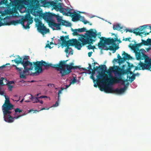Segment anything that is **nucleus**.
Listing matches in <instances>:
<instances>
[{
  "label": "nucleus",
  "mask_w": 151,
  "mask_h": 151,
  "mask_svg": "<svg viewBox=\"0 0 151 151\" xmlns=\"http://www.w3.org/2000/svg\"><path fill=\"white\" fill-rule=\"evenodd\" d=\"M87 37V36L85 35H84L82 34L80 35V37H79L78 40L82 42L81 43L76 39H72L68 40L69 39L68 35L61 36L60 39L58 40L59 42L58 44H60V42L62 41L61 46L66 47L65 52L66 53H68L69 50V53L72 55L73 50L71 48L69 47V46H75V47L78 50H80L82 46L87 44L91 43L90 41Z\"/></svg>",
  "instance_id": "obj_1"
},
{
  "label": "nucleus",
  "mask_w": 151,
  "mask_h": 151,
  "mask_svg": "<svg viewBox=\"0 0 151 151\" xmlns=\"http://www.w3.org/2000/svg\"><path fill=\"white\" fill-rule=\"evenodd\" d=\"M107 73L108 74L109 78L108 79H104L105 80L103 83L106 82L107 84L118 83L122 81V85H124V83L128 81L127 79L123 80L122 76L126 73L124 70L118 66H114L109 68V70L106 71Z\"/></svg>",
  "instance_id": "obj_2"
},
{
  "label": "nucleus",
  "mask_w": 151,
  "mask_h": 151,
  "mask_svg": "<svg viewBox=\"0 0 151 151\" xmlns=\"http://www.w3.org/2000/svg\"><path fill=\"white\" fill-rule=\"evenodd\" d=\"M17 56L19 59V60H17V58H16L14 60H12V61L14 62L17 65L20 63L23 65L24 69L23 70L24 73H26L27 75H29V70H32L34 67V63H33V64L32 62L28 60H22V58L20 57L19 55Z\"/></svg>",
  "instance_id": "obj_3"
},
{
  "label": "nucleus",
  "mask_w": 151,
  "mask_h": 151,
  "mask_svg": "<svg viewBox=\"0 0 151 151\" xmlns=\"http://www.w3.org/2000/svg\"><path fill=\"white\" fill-rule=\"evenodd\" d=\"M142 45V43L136 44L135 45H133L131 43L129 45V47L133 50L135 53L137 60H145V58L144 55H146L144 53L145 50L144 49H141L139 50V47H140Z\"/></svg>",
  "instance_id": "obj_4"
},
{
  "label": "nucleus",
  "mask_w": 151,
  "mask_h": 151,
  "mask_svg": "<svg viewBox=\"0 0 151 151\" xmlns=\"http://www.w3.org/2000/svg\"><path fill=\"white\" fill-rule=\"evenodd\" d=\"M34 65L35 67V70L36 71L32 73L33 76L37 75L41 73L42 71V66L45 67V68L49 67L54 68L55 64L53 65L52 64H48L46 62L42 60L40 61L33 62Z\"/></svg>",
  "instance_id": "obj_5"
},
{
  "label": "nucleus",
  "mask_w": 151,
  "mask_h": 151,
  "mask_svg": "<svg viewBox=\"0 0 151 151\" xmlns=\"http://www.w3.org/2000/svg\"><path fill=\"white\" fill-rule=\"evenodd\" d=\"M118 41V38L116 36L114 39L111 37L106 38L105 37H101L99 42L98 44L99 48L100 49H102V48L106 47V45H111L114 44L116 41Z\"/></svg>",
  "instance_id": "obj_6"
},
{
  "label": "nucleus",
  "mask_w": 151,
  "mask_h": 151,
  "mask_svg": "<svg viewBox=\"0 0 151 151\" xmlns=\"http://www.w3.org/2000/svg\"><path fill=\"white\" fill-rule=\"evenodd\" d=\"M6 100L5 102L2 106V109L4 115H6L7 114L12 113V110L13 109L14 105L10 103L9 98L5 96Z\"/></svg>",
  "instance_id": "obj_7"
},
{
  "label": "nucleus",
  "mask_w": 151,
  "mask_h": 151,
  "mask_svg": "<svg viewBox=\"0 0 151 151\" xmlns=\"http://www.w3.org/2000/svg\"><path fill=\"white\" fill-rule=\"evenodd\" d=\"M145 60L144 63L140 61L138 64L139 70H147L151 71V58L147 55H144Z\"/></svg>",
  "instance_id": "obj_8"
},
{
  "label": "nucleus",
  "mask_w": 151,
  "mask_h": 151,
  "mask_svg": "<svg viewBox=\"0 0 151 151\" xmlns=\"http://www.w3.org/2000/svg\"><path fill=\"white\" fill-rule=\"evenodd\" d=\"M85 35H86L87 36V37L91 43H92L93 42H94L96 40V38L97 36H98V37L99 38H101V33L99 32L97 33L96 31L95 30L94 31H93V29H90L88 31H86V33L85 34Z\"/></svg>",
  "instance_id": "obj_9"
},
{
  "label": "nucleus",
  "mask_w": 151,
  "mask_h": 151,
  "mask_svg": "<svg viewBox=\"0 0 151 151\" xmlns=\"http://www.w3.org/2000/svg\"><path fill=\"white\" fill-rule=\"evenodd\" d=\"M100 68V70H101V72L100 73L99 72V74L96 76L97 78V83L98 84L99 83H103L105 80L103 78L104 77H107V75L105 73V70H106V67L105 65H101Z\"/></svg>",
  "instance_id": "obj_10"
},
{
  "label": "nucleus",
  "mask_w": 151,
  "mask_h": 151,
  "mask_svg": "<svg viewBox=\"0 0 151 151\" xmlns=\"http://www.w3.org/2000/svg\"><path fill=\"white\" fill-rule=\"evenodd\" d=\"M68 61L63 60V61H60L59 63L58 64H55V68L58 71H60V73L61 74V76L63 77L64 75H63V69H66V65L68 64H66V62Z\"/></svg>",
  "instance_id": "obj_11"
},
{
  "label": "nucleus",
  "mask_w": 151,
  "mask_h": 151,
  "mask_svg": "<svg viewBox=\"0 0 151 151\" xmlns=\"http://www.w3.org/2000/svg\"><path fill=\"white\" fill-rule=\"evenodd\" d=\"M55 14L50 12L42 13L40 15V16L42 17L45 21H46L49 24L51 22H52V19L53 18V16H55Z\"/></svg>",
  "instance_id": "obj_12"
},
{
  "label": "nucleus",
  "mask_w": 151,
  "mask_h": 151,
  "mask_svg": "<svg viewBox=\"0 0 151 151\" xmlns=\"http://www.w3.org/2000/svg\"><path fill=\"white\" fill-rule=\"evenodd\" d=\"M122 55L123 56L122 58H121L119 54L117 55V59L119 60L118 63L119 65L124 63V61L127 60H129L132 59V57L129 55L125 53L124 52H123V53L122 54Z\"/></svg>",
  "instance_id": "obj_13"
},
{
  "label": "nucleus",
  "mask_w": 151,
  "mask_h": 151,
  "mask_svg": "<svg viewBox=\"0 0 151 151\" xmlns=\"http://www.w3.org/2000/svg\"><path fill=\"white\" fill-rule=\"evenodd\" d=\"M74 63H70L69 65H66V69H63V75L64 76L67 75L71 72V70L72 69H76L78 68L77 66H73V65Z\"/></svg>",
  "instance_id": "obj_14"
},
{
  "label": "nucleus",
  "mask_w": 151,
  "mask_h": 151,
  "mask_svg": "<svg viewBox=\"0 0 151 151\" xmlns=\"http://www.w3.org/2000/svg\"><path fill=\"white\" fill-rule=\"evenodd\" d=\"M71 10V9H69V10L68 12L66 14V15L71 16L72 18L73 21L78 20L79 18L81 16L79 14L75 12L73 13L71 12L70 11Z\"/></svg>",
  "instance_id": "obj_15"
},
{
  "label": "nucleus",
  "mask_w": 151,
  "mask_h": 151,
  "mask_svg": "<svg viewBox=\"0 0 151 151\" xmlns=\"http://www.w3.org/2000/svg\"><path fill=\"white\" fill-rule=\"evenodd\" d=\"M11 114H7L6 115H4V120L5 122L9 123H12L14 122V119H17L22 116L18 115L13 117L11 116Z\"/></svg>",
  "instance_id": "obj_16"
},
{
  "label": "nucleus",
  "mask_w": 151,
  "mask_h": 151,
  "mask_svg": "<svg viewBox=\"0 0 151 151\" xmlns=\"http://www.w3.org/2000/svg\"><path fill=\"white\" fill-rule=\"evenodd\" d=\"M10 23L11 24L15 25L18 24H21L23 27L26 29H28L29 28V24L27 23L26 25L25 26L24 25V21L22 19H19V20H12L10 21Z\"/></svg>",
  "instance_id": "obj_17"
},
{
  "label": "nucleus",
  "mask_w": 151,
  "mask_h": 151,
  "mask_svg": "<svg viewBox=\"0 0 151 151\" xmlns=\"http://www.w3.org/2000/svg\"><path fill=\"white\" fill-rule=\"evenodd\" d=\"M37 29L39 32L42 35H44L49 32V30L48 29H47L41 22H39Z\"/></svg>",
  "instance_id": "obj_18"
},
{
  "label": "nucleus",
  "mask_w": 151,
  "mask_h": 151,
  "mask_svg": "<svg viewBox=\"0 0 151 151\" xmlns=\"http://www.w3.org/2000/svg\"><path fill=\"white\" fill-rule=\"evenodd\" d=\"M25 97L28 99L25 101V102H30V100H31L33 103L39 102L40 100H39L40 98H39L38 97L34 98L32 95L30 94L26 95Z\"/></svg>",
  "instance_id": "obj_19"
},
{
  "label": "nucleus",
  "mask_w": 151,
  "mask_h": 151,
  "mask_svg": "<svg viewBox=\"0 0 151 151\" xmlns=\"http://www.w3.org/2000/svg\"><path fill=\"white\" fill-rule=\"evenodd\" d=\"M12 66L14 67L16 70L18 72L19 74V77L20 78H23L26 79V76H27V74L26 73L23 72V71L22 72V70L23 69L22 68L17 67L15 65H13Z\"/></svg>",
  "instance_id": "obj_20"
},
{
  "label": "nucleus",
  "mask_w": 151,
  "mask_h": 151,
  "mask_svg": "<svg viewBox=\"0 0 151 151\" xmlns=\"http://www.w3.org/2000/svg\"><path fill=\"white\" fill-rule=\"evenodd\" d=\"M103 88L99 86L100 89L101 91H104L105 92L107 93H113L114 92V90L111 87L106 86L104 87V86H102Z\"/></svg>",
  "instance_id": "obj_21"
},
{
  "label": "nucleus",
  "mask_w": 151,
  "mask_h": 151,
  "mask_svg": "<svg viewBox=\"0 0 151 151\" xmlns=\"http://www.w3.org/2000/svg\"><path fill=\"white\" fill-rule=\"evenodd\" d=\"M127 88V86L126 85H125L124 88H121L120 89L116 88L114 90V93L119 94H121L125 91Z\"/></svg>",
  "instance_id": "obj_22"
},
{
  "label": "nucleus",
  "mask_w": 151,
  "mask_h": 151,
  "mask_svg": "<svg viewBox=\"0 0 151 151\" xmlns=\"http://www.w3.org/2000/svg\"><path fill=\"white\" fill-rule=\"evenodd\" d=\"M50 26L51 27H55L57 30H60L61 27L60 26L61 25L60 23H56L54 22L53 21L51 22L49 24Z\"/></svg>",
  "instance_id": "obj_23"
},
{
  "label": "nucleus",
  "mask_w": 151,
  "mask_h": 151,
  "mask_svg": "<svg viewBox=\"0 0 151 151\" xmlns=\"http://www.w3.org/2000/svg\"><path fill=\"white\" fill-rule=\"evenodd\" d=\"M119 48V47L118 46H116L114 47L112 46H109V47H108L107 46H106V47H104V50H112V52L114 53L115 52L116 50H117Z\"/></svg>",
  "instance_id": "obj_24"
},
{
  "label": "nucleus",
  "mask_w": 151,
  "mask_h": 151,
  "mask_svg": "<svg viewBox=\"0 0 151 151\" xmlns=\"http://www.w3.org/2000/svg\"><path fill=\"white\" fill-rule=\"evenodd\" d=\"M140 30V29H139V28H137L134 30L133 31V33L137 35H139L140 36H142V34H144L145 32H139V31Z\"/></svg>",
  "instance_id": "obj_25"
},
{
  "label": "nucleus",
  "mask_w": 151,
  "mask_h": 151,
  "mask_svg": "<svg viewBox=\"0 0 151 151\" xmlns=\"http://www.w3.org/2000/svg\"><path fill=\"white\" fill-rule=\"evenodd\" d=\"M123 28V27H121L120 25L118 24L114 25L113 27V29L114 30H116L118 31L120 30L121 32L123 31V30H121Z\"/></svg>",
  "instance_id": "obj_26"
},
{
  "label": "nucleus",
  "mask_w": 151,
  "mask_h": 151,
  "mask_svg": "<svg viewBox=\"0 0 151 151\" xmlns=\"http://www.w3.org/2000/svg\"><path fill=\"white\" fill-rule=\"evenodd\" d=\"M52 6L55 10H58L61 7V3H60L57 4L53 2Z\"/></svg>",
  "instance_id": "obj_27"
},
{
  "label": "nucleus",
  "mask_w": 151,
  "mask_h": 151,
  "mask_svg": "<svg viewBox=\"0 0 151 151\" xmlns=\"http://www.w3.org/2000/svg\"><path fill=\"white\" fill-rule=\"evenodd\" d=\"M60 23L61 25L64 26L66 27H69L71 25V24L70 23L63 20H62Z\"/></svg>",
  "instance_id": "obj_28"
},
{
  "label": "nucleus",
  "mask_w": 151,
  "mask_h": 151,
  "mask_svg": "<svg viewBox=\"0 0 151 151\" xmlns=\"http://www.w3.org/2000/svg\"><path fill=\"white\" fill-rule=\"evenodd\" d=\"M58 10H59L61 13H63V14H65L66 15V14L67 13L65 12V11H66L68 12L69 10V8H65L61 7Z\"/></svg>",
  "instance_id": "obj_29"
},
{
  "label": "nucleus",
  "mask_w": 151,
  "mask_h": 151,
  "mask_svg": "<svg viewBox=\"0 0 151 151\" xmlns=\"http://www.w3.org/2000/svg\"><path fill=\"white\" fill-rule=\"evenodd\" d=\"M137 74L139 75V74L138 73H137L135 74H133L132 76L129 77V79H130V81L131 83L135 79V76H136Z\"/></svg>",
  "instance_id": "obj_30"
},
{
  "label": "nucleus",
  "mask_w": 151,
  "mask_h": 151,
  "mask_svg": "<svg viewBox=\"0 0 151 151\" xmlns=\"http://www.w3.org/2000/svg\"><path fill=\"white\" fill-rule=\"evenodd\" d=\"M54 17L56 18L58 22L59 23H60L62 20H63V19H62L61 17L59 15H56L55 14V16H53V17Z\"/></svg>",
  "instance_id": "obj_31"
},
{
  "label": "nucleus",
  "mask_w": 151,
  "mask_h": 151,
  "mask_svg": "<svg viewBox=\"0 0 151 151\" xmlns=\"http://www.w3.org/2000/svg\"><path fill=\"white\" fill-rule=\"evenodd\" d=\"M72 31L73 32L72 33V34L73 36L79 35L80 36V35H81L78 34V32L77 30V29H72Z\"/></svg>",
  "instance_id": "obj_32"
},
{
  "label": "nucleus",
  "mask_w": 151,
  "mask_h": 151,
  "mask_svg": "<svg viewBox=\"0 0 151 151\" xmlns=\"http://www.w3.org/2000/svg\"><path fill=\"white\" fill-rule=\"evenodd\" d=\"M65 88L61 87V89L60 90H59L58 91V101H59L60 100V94L61 93H62V91Z\"/></svg>",
  "instance_id": "obj_33"
},
{
  "label": "nucleus",
  "mask_w": 151,
  "mask_h": 151,
  "mask_svg": "<svg viewBox=\"0 0 151 151\" xmlns=\"http://www.w3.org/2000/svg\"><path fill=\"white\" fill-rule=\"evenodd\" d=\"M11 2H12L14 1V2L15 3H18V2H19L20 4H22L23 5H24V4L22 3V0H9Z\"/></svg>",
  "instance_id": "obj_34"
},
{
  "label": "nucleus",
  "mask_w": 151,
  "mask_h": 151,
  "mask_svg": "<svg viewBox=\"0 0 151 151\" xmlns=\"http://www.w3.org/2000/svg\"><path fill=\"white\" fill-rule=\"evenodd\" d=\"M77 30L78 32H86V31H87L86 30V28L84 27L81 28H79L77 29Z\"/></svg>",
  "instance_id": "obj_35"
},
{
  "label": "nucleus",
  "mask_w": 151,
  "mask_h": 151,
  "mask_svg": "<svg viewBox=\"0 0 151 151\" xmlns=\"http://www.w3.org/2000/svg\"><path fill=\"white\" fill-rule=\"evenodd\" d=\"M91 43L90 44H89V45L87 46V47L88 48V49L90 50V49H93V50L94 49H96V48L95 46L93 45L92 46L91 44Z\"/></svg>",
  "instance_id": "obj_36"
},
{
  "label": "nucleus",
  "mask_w": 151,
  "mask_h": 151,
  "mask_svg": "<svg viewBox=\"0 0 151 151\" xmlns=\"http://www.w3.org/2000/svg\"><path fill=\"white\" fill-rule=\"evenodd\" d=\"M14 111L15 112V113L14 114V115H15L18 112L20 113V112L22 111L21 110H20L18 108H17L16 109H15Z\"/></svg>",
  "instance_id": "obj_37"
},
{
  "label": "nucleus",
  "mask_w": 151,
  "mask_h": 151,
  "mask_svg": "<svg viewBox=\"0 0 151 151\" xmlns=\"http://www.w3.org/2000/svg\"><path fill=\"white\" fill-rule=\"evenodd\" d=\"M100 67L101 66H96V68L94 67L93 68V70H92V73H94L95 71L98 70L99 68H100Z\"/></svg>",
  "instance_id": "obj_38"
},
{
  "label": "nucleus",
  "mask_w": 151,
  "mask_h": 151,
  "mask_svg": "<svg viewBox=\"0 0 151 151\" xmlns=\"http://www.w3.org/2000/svg\"><path fill=\"white\" fill-rule=\"evenodd\" d=\"M142 44L144 45H148V43L147 40L145 41V40H142Z\"/></svg>",
  "instance_id": "obj_39"
},
{
  "label": "nucleus",
  "mask_w": 151,
  "mask_h": 151,
  "mask_svg": "<svg viewBox=\"0 0 151 151\" xmlns=\"http://www.w3.org/2000/svg\"><path fill=\"white\" fill-rule=\"evenodd\" d=\"M4 79V78L3 77H1L0 78V85L4 86V84L3 82V80Z\"/></svg>",
  "instance_id": "obj_40"
},
{
  "label": "nucleus",
  "mask_w": 151,
  "mask_h": 151,
  "mask_svg": "<svg viewBox=\"0 0 151 151\" xmlns=\"http://www.w3.org/2000/svg\"><path fill=\"white\" fill-rule=\"evenodd\" d=\"M131 69H130V68H128V69H127V70H124L126 71V73L125 74H126L127 73H129L130 74H133V72L131 71Z\"/></svg>",
  "instance_id": "obj_41"
},
{
  "label": "nucleus",
  "mask_w": 151,
  "mask_h": 151,
  "mask_svg": "<svg viewBox=\"0 0 151 151\" xmlns=\"http://www.w3.org/2000/svg\"><path fill=\"white\" fill-rule=\"evenodd\" d=\"M148 25H144L142 26H140V29L141 31L143 29H144L146 28L148 26Z\"/></svg>",
  "instance_id": "obj_42"
},
{
  "label": "nucleus",
  "mask_w": 151,
  "mask_h": 151,
  "mask_svg": "<svg viewBox=\"0 0 151 151\" xmlns=\"http://www.w3.org/2000/svg\"><path fill=\"white\" fill-rule=\"evenodd\" d=\"M127 62V63L128 64V66L129 67V68H130V69H131V68L132 67H134L133 65L132 64H130V63H129V62Z\"/></svg>",
  "instance_id": "obj_43"
},
{
  "label": "nucleus",
  "mask_w": 151,
  "mask_h": 151,
  "mask_svg": "<svg viewBox=\"0 0 151 151\" xmlns=\"http://www.w3.org/2000/svg\"><path fill=\"white\" fill-rule=\"evenodd\" d=\"M29 18H30V15H27L25 16L24 21H25V20H28L29 19Z\"/></svg>",
  "instance_id": "obj_44"
},
{
  "label": "nucleus",
  "mask_w": 151,
  "mask_h": 151,
  "mask_svg": "<svg viewBox=\"0 0 151 151\" xmlns=\"http://www.w3.org/2000/svg\"><path fill=\"white\" fill-rule=\"evenodd\" d=\"M126 30V32H131V33L133 32V31L131 29H125L123 31L124 32Z\"/></svg>",
  "instance_id": "obj_45"
},
{
  "label": "nucleus",
  "mask_w": 151,
  "mask_h": 151,
  "mask_svg": "<svg viewBox=\"0 0 151 151\" xmlns=\"http://www.w3.org/2000/svg\"><path fill=\"white\" fill-rule=\"evenodd\" d=\"M76 80L75 78H73L70 82V84H74L76 82Z\"/></svg>",
  "instance_id": "obj_46"
},
{
  "label": "nucleus",
  "mask_w": 151,
  "mask_h": 151,
  "mask_svg": "<svg viewBox=\"0 0 151 151\" xmlns=\"http://www.w3.org/2000/svg\"><path fill=\"white\" fill-rule=\"evenodd\" d=\"M147 41L148 44V45H151V39L148 38L147 40Z\"/></svg>",
  "instance_id": "obj_47"
},
{
  "label": "nucleus",
  "mask_w": 151,
  "mask_h": 151,
  "mask_svg": "<svg viewBox=\"0 0 151 151\" xmlns=\"http://www.w3.org/2000/svg\"><path fill=\"white\" fill-rule=\"evenodd\" d=\"M59 101H58V100L57 101H56L55 104H53V106L56 107V106H58V102Z\"/></svg>",
  "instance_id": "obj_48"
},
{
  "label": "nucleus",
  "mask_w": 151,
  "mask_h": 151,
  "mask_svg": "<svg viewBox=\"0 0 151 151\" xmlns=\"http://www.w3.org/2000/svg\"><path fill=\"white\" fill-rule=\"evenodd\" d=\"M119 61V60L117 59L114 58L113 61V63H115L116 62H118Z\"/></svg>",
  "instance_id": "obj_49"
},
{
  "label": "nucleus",
  "mask_w": 151,
  "mask_h": 151,
  "mask_svg": "<svg viewBox=\"0 0 151 151\" xmlns=\"http://www.w3.org/2000/svg\"><path fill=\"white\" fill-rule=\"evenodd\" d=\"M47 86H49V87H55L54 85L53 84H51V83L48 84Z\"/></svg>",
  "instance_id": "obj_50"
},
{
  "label": "nucleus",
  "mask_w": 151,
  "mask_h": 151,
  "mask_svg": "<svg viewBox=\"0 0 151 151\" xmlns=\"http://www.w3.org/2000/svg\"><path fill=\"white\" fill-rule=\"evenodd\" d=\"M29 59V56H25L23 58V59L22 60H27V61L28 60H27Z\"/></svg>",
  "instance_id": "obj_51"
},
{
  "label": "nucleus",
  "mask_w": 151,
  "mask_h": 151,
  "mask_svg": "<svg viewBox=\"0 0 151 151\" xmlns=\"http://www.w3.org/2000/svg\"><path fill=\"white\" fill-rule=\"evenodd\" d=\"M33 22V20L32 19H31L29 20V21H28L27 23L29 24H32V23Z\"/></svg>",
  "instance_id": "obj_52"
},
{
  "label": "nucleus",
  "mask_w": 151,
  "mask_h": 151,
  "mask_svg": "<svg viewBox=\"0 0 151 151\" xmlns=\"http://www.w3.org/2000/svg\"><path fill=\"white\" fill-rule=\"evenodd\" d=\"M87 68L89 70H93L91 68V65L90 64H89V66Z\"/></svg>",
  "instance_id": "obj_53"
},
{
  "label": "nucleus",
  "mask_w": 151,
  "mask_h": 151,
  "mask_svg": "<svg viewBox=\"0 0 151 151\" xmlns=\"http://www.w3.org/2000/svg\"><path fill=\"white\" fill-rule=\"evenodd\" d=\"M82 21L85 24H86L87 23H89L88 22L85 21L84 20H82Z\"/></svg>",
  "instance_id": "obj_54"
},
{
  "label": "nucleus",
  "mask_w": 151,
  "mask_h": 151,
  "mask_svg": "<svg viewBox=\"0 0 151 151\" xmlns=\"http://www.w3.org/2000/svg\"><path fill=\"white\" fill-rule=\"evenodd\" d=\"M131 39V38L130 37H129V38H125L124 39V40H125V41H129V42H130V40Z\"/></svg>",
  "instance_id": "obj_55"
},
{
  "label": "nucleus",
  "mask_w": 151,
  "mask_h": 151,
  "mask_svg": "<svg viewBox=\"0 0 151 151\" xmlns=\"http://www.w3.org/2000/svg\"><path fill=\"white\" fill-rule=\"evenodd\" d=\"M92 52H89L88 53V57H91L92 55Z\"/></svg>",
  "instance_id": "obj_56"
},
{
  "label": "nucleus",
  "mask_w": 151,
  "mask_h": 151,
  "mask_svg": "<svg viewBox=\"0 0 151 151\" xmlns=\"http://www.w3.org/2000/svg\"><path fill=\"white\" fill-rule=\"evenodd\" d=\"M46 47H49L50 49H51L52 48V47L50 46V44L49 43H48L46 45Z\"/></svg>",
  "instance_id": "obj_57"
},
{
  "label": "nucleus",
  "mask_w": 151,
  "mask_h": 151,
  "mask_svg": "<svg viewBox=\"0 0 151 151\" xmlns=\"http://www.w3.org/2000/svg\"><path fill=\"white\" fill-rule=\"evenodd\" d=\"M47 97L45 96H40V97H38L39 98H40L41 99L45 98H47Z\"/></svg>",
  "instance_id": "obj_58"
},
{
  "label": "nucleus",
  "mask_w": 151,
  "mask_h": 151,
  "mask_svg": "<svg viewBox=\"0 0 151 151\" xmlns=\"http://www.w3.org/2000/svg\"><path fill=\"white\" fill-rule=\"evenodd\" d=\"M49 109V108H47V109H46L45 108V107H43V108H42L41 109V110H40V111L41 110H48Z\"/></svg>",
  "instance_id": "obj_59"
},
{
  "label": "nucleus",
  "mask_w": 151,
  "mask_h": 151,
  "mask_svg": "<svg viewBox=\"0 0 151 151\" xmlns=\"http://www.w3.org/2000/svg\"><path fill=\"white\" fill-rule=\"evenodd\" d=\"M91 78L93 80V82H94L95 81L94 78L93 76H91Z\"/></svg>",
  "instance_id": "obj_60"
},
{
  "label": "nucleus",
  "mask_w": 151,
  "mask_h": 151,
  "mask_svg": "<svg viewBox=\"0 0 151 151\" xmlns=\"http://www.w3.org/2000/svg\"><path fill=\"white\" fill-rule=\"evenodd\" d=\"M39 102L41 104H42L43 103V101L42 100H40Z\"/></svg>",
  "instance_id": "obj_61"
},
{
  "label": "nucleus",
  "mask_w": 151,
  "mask_h": 151,
  "mask_svg": "<svg viewBox=\"0 0 151 151\" xmlns=\"http://www.w3.org/2000/svg\"><path fill=\"white\" fill-rule=\"evenodd\" d=\"M93 86H94V87H97V85L95 83L94 84Z\"/></svg>",
  "instance_id": "obj_62"
},
{
  "label": "nucleus",
  "mask_w": 151,
  "mask_h": 151,
  "mask_svg": "<svg viewBox=\"0 0 151 151\" xmlns=\"http://www.w3.org/2000/svg\"><path fill=\"white\" fill-rule=\"evenodd\" d=\"M24 99H22L20 101L21 103H22L23 101H24Z\"/></svg>",
  "instance_id": "obj_63"
},
{
  "label": "nucleus",
  "mask_w": 151,
  "mask_h": 151,
  "mask_svg": "<svg viewBox=\"0 0 151 151\" xmlns=\"http://www.w3.org/2000/svg\"><path fill=\"white\" fill-rule=\"evenodd\" d=\"M117 41L119 42V43H120V42H122L120 40H118V41Z\"/></svg>",
  "instance_id": "obj_64"
}]
</instances>
